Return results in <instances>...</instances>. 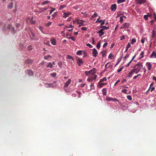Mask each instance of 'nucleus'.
<instances>
[{
	"label": "nucleus",
	"instance_id": "69168bd1",
	"mask_svg": "<svg viewBox=\"0 0 156 156\" xmlns=\"http://www.w3.org/2000/svg\"><path fill=\"white\" fill-rule=\"evenodd\" d=\"M97 75H94V77L93 78H92L93 79H94V80H95L97 78Z\"/></svg>",
	"mask_w": 156,
	"mask_h": 156
},
{
	"label": "nucleus",
	"instance_id": "0eeeda50",
	"mask_svg": "<svg viewBox=\"0 0 156 156\" xmlns=\"http://www.w3.org/2000/svg\"><path fill=\"white\" fill-rule=\"evenodd\" d=\"M129 25V23H125L121 27L120 29H122L126 28H128Z\"/></svg>",
	"mask_w": 156,
	"mask_h": 156
},
{
	"label": "nucleus",
	"instance_id": "2f4dec72",
	"mask_svg": "<svg viewBox=\"0 0 156 156\" xmlns=\"http://www.w3.org/2000/svg\"><path fill=\"white\" fill-rule=\"evenodd\" d=\"M48 87H54L53 84L52 83H46Z\"/></svg>",
	"mask_w": 156,
	"mask_h": 156
},
{
	"label": "nucleus",
	"instance_id": "774afa93",
	"mask_svg": "<svg viewBox=\"0 0 156 156\" xmlns=\"http://www.w3.org/2000/svg\"><path fill=\"white\" fill-rule=\"evenodd\" d=\"M16 26L17 28H18L20 26V24L19 23H17L16 24Z\"/></svg>",
	"mask_w": 156,
	"mask_h": 156
},
{
	"label": "nucleus",
	"instance_id": "de8ad7c7",
	"mask_svg": "<svg viewBox=\"0 0 156 156\" xmlns=\"http://www.w3.org/2000/svg\"><path fill=\"white\" fill-rule=\"evenodd\" d=\"M93 79L92 77H91L90 78L87 79V80L88 81L91 82L92 81Z\"/></svg>",
	"mask_w": 156,
	"mask_h": 156
},
{
	"label": "nucleus",
	"instance_id": "a18cd8bd",
	"mask_svg": "<svg viewBox=\"0 0 156 156\" xmlns=\"http://www.w3.org/2000/svg\"><path fill=\"white\" fill-rule=\"evenodd\" d=\"M90 88L91 89H94V83H92L90 85Z\"/></svg>",
	"mask_w": 156,
	"mask_h": 156
},
{
	"label": "nucleus",
	"instance_id": "e433bc0d",
	"mask_svg": "<svg viewBox=\"0 0 156 156\" xmlns=\"http://www.w3.org/2000/svg\"><path fill=\"white\" fill-rule=\"evenodd\" d=\"M82 51H77L76 54L77 55H80L81 54Z\"/></svg>",
	"mask_w": 156,
	"mask_h": 156
},
{
	"label": "nucleus",
	"instance_id": "49530a36",
	"mask_svg": "<svg viewBox=\"0 0 156 156\" xmlns=\"http://www.w3.org/2000/svg\"><path fill=\"white\" fill-rule=\"evenodd\" d=\"M51 57V56L50 55H48L47 56H45L44 57V59L45 60L47 59L48 58Z\"/></svg>",
	"mask_w": 156,
	"mask_h": 156
},
{
	"label": "nucleus",
	"instance_id": "4d7b16f0",
	"mask_svg": "<svg viewBox=\"0 0 156 156\" xmlns=\"http://www.w3.org/2000/svg\"><path fill=\"white\" fill-rule=\"evenodd\" d=\"M68 38L69 39H71L73 41H75V39L73 37H68Z\"/></svg>",
	"mask_w": 156,
	"mask_h": 156
},
{
	"label": "nucleus",
	"instance_id": "bf43d9fd",
	"mask_svg": "<svg viewBox=\"0 0 156 156\" xmlns=\"http://www.w3.org/2000/svg\"><path fill=\"white\" fill-rule=\"evenodd\" d=\"M87 45L90 48H92L93 47V46L90 44H87Z\"/></svg>",
	"mask_w": 156,
	"mask_h": 156
},
{
	"label": "nucleus",
	"instance_id": "f257e3e1",
	"mask_svg": "<svg viewBox=\"0 0 156 156\" xmlns=\"http://www.w3.org/2000/svg\"><path fill=\"white\" fill-rule=\"evenodd\" d=\"M143 68V65L141 63H138L135 65L133 69L136 73H138L140 70Z\"/></svg>",
	"mask_w": 156,
	"mask_h": 156
},
{
	"label": "nucleus",
	"instance_id": "3c124183",
	"mask_svg": "<svg viewBox=\"0 0 156 156\" xmlns=\"http://www.w3.org/2000/svg\"><path fill=\"white\" fill-rule=\"evenodd\" d=\"M113 57V55L111 54H110L109 56H108V58L110 59H112V57Z\"/></svg>",
	"mask_w": 156,
	"mask_h": 156
},
{
	"label": "nucleus",
	"instance_id": "ddd939ff",
	"mask_svg": "<svg viewBox=\"0 0 156 156\" xmlns=\"http://www.w3.org/2000/svg\"><path fill=\"white\" fill-rule=\"evenodd\" d=\"M150 57L151 58H156V51H153Z\"/></svg>",
	"mask_w": 156,
	"mask_h": 156
},
{
	"label": "nucleus",
	"instance_id": "5701e85b",
	"mask_svg": "<svg viewBox=\"0 0 156 156\" xmlns=\"http://www.w3.org/2000/svg\"><path fill=\"white\" fill-rule=\"evenodd\" d=\"M106 88H104L103 89L102 91V93L103 94V95H106L107 94V91H106Z\"/></svg>",
	"mask_w": 156,
	"mask_h": 156
},
{
	"label": "nucleus",
	"instance_id": "aec40b11",
	"mask_svg": "<svg viewBox=\"0 0 156 156\" xmlns=\"http://www.w3.org/2000/svg\"><path fill=\"white\" fill-rule=\"evenodd\" d=\"M27 72L28 75L29 76H32L33 75V72L31 70H28Z\"/></svg>",
	"mask_w": 156,
	"mask_h": 156
},
{
	"label": "nucleus",
	"instance_id": "680f3d73",
	"mask_svg": "<svg viewBox=\"0 0 156 156\" xmlns=\"http://www.w3.org/2000/svg\"><path fill=\"white\" fill-rule=\"evenodd\" d=\"M39 29L41 30V32L43 33V30H42V27L41 26H40L39 27Z\"/></svg>",
	"mask_w": 156,
	"mask_h": 156
},
{
	"label": "nucleus",
	"instance_id": "6ab92c4d",
	"mask_svg": "<svg viewBox=\"0 0 156 156\" xmlns=\"http://www.w3.org/2000/svg\"><path fill=\"white\" fill-rule=\"evenodd\" d=\"M33 62V60L31 59H28L27 60L25 61L26 63L30 64L31 63Z\"/></svg>",
	"mask_w": 156,
	"mask_h": 156
},
{
	"label": "nucleus",
	"instance_id": "7c9ffc66",
	"mask_svg": "<svg viewBox=\"0 0 156 156\" xmlns=\"http://www.w3.org/2000/svg\"><path fill=\"white\" fill-rule=\"evenodd\" d=\"M136 41V40L135 39L133 38L131 40V44H133Z\"/></svg>",
	"mask_w": 156,
	"mask_h": 156
},
{
	"label": "nucleus",
	"instance_id": "338daca9",
	"mask_svg": "<svg viewBox=\"0 0 156 156\" xmlns=\"http://www.w3.org/2000/svg\"><path fill=\"white\" fill-rule=\"evenodd\" d=\"M95 43V42L94 40V38H92V44H94Z\"/></svg>",
	"mask_w": 156,
	"mask_h": 156
},
{
	"label": "nucleus",
	"instance_id": "f03ea898",
	"mask_svg": "<svg viewBox=\"0 0 156 156\" xmlns=\"http://www.w3.org/2000/svg\"><path fill=\"white\" fill-rule=\"evenodd\" d=\"M34 17L32 16H28L26 19V23L28 24H35V21L33 20Z\"/></svg>",
	"mask_w": 156,
	"mask_h": 156
},
{
	"label": "nucleus",
	"instance_id": "4c0bfd02",
	"mask_svg": "<svg viewBox=\"0 0 156 156\" xmlns=\"http://www.w3.org/2000/svg\"><path fill=\"white\" fill-rule=\"evenodd\" d=\"M100 45H101V43H100V42H98V43L97 45V48L98 49H99L100 47Z\"/></svg>",
	"mask_w": 156,
	"mask_h": 156
},
{
	"label": "nucleus",
	"instance_id": "4be33fe9",
	"mask_svg": "<svg viewBox=\"0 0 156 156\" xmlns=\"http://www.w3.org/2000/svg\"><path fill=\"white\" fill-rule=\"evenodd\" d=\"M51 43L53 45H55L56 44V40L55 39H53L51 41Z\"/></svg>",
	"mask_w": 156,
	"mask_h": 156
},
{
	"label": "nucleus",
	"instance_id": "2eb2a0df",
	"mask_svg": "<svg viewBox=\"0 0 156 156\" xmlns=\"http://www.w3.org/2000/svg\"><path fill=\"white\" fill-rule=\"evenodd\" d=\"M135 73V71H134L133 69L131 71H130L129 73L127 75V77H131L132 76V75L133 74V73Z\"/></svg>",
	"mask_w": 156,
	"mask_h": 156
},
{
	"label": "nucleus",
	"instance_id": "7ed1b4c3",
	"mask_svg": "<svg viewBox=\"0 0 156 156\" xmlns=\"http://www.w3.org/2000/svg\"><path fill=\"white\" fill-rule=\"evenodd\" d=\"M95 68H94L89 71H86L85 74L87 76H89V75H94L95 73Z\"/></svg>",
	"mask_w": 156,
	"mask_h": 156
},
{
	"label": "nucleus",
	"instance_id": "423d86ee",
	"mask_svg": "<svg viewBox=\"0 0 156 156\" xmlns=\"http://www.w3.org/2000/svg\"><path fill=\"white\" fill-rule=\"evenodd\" d=\"M84 22H85L82 20H80L79 19H77L76 20L77 23L78 24H79V27H81V26L84 25V24L83 23Z\"/></svg>",
	"mask_w": 156,
	"mask_h": 156
},
{
	"label": "nucleus",
	"instance_id": "1a4fd4ad",
	"mask_svg": "<svg viewBox=\"0 0 156 156\" xmlns=\"http://www.w3.org/2000/svg\"><path fill=\"white\" fill-rule=\"evenodd\" d=\"M71 81V79H69L65 83L64 87L65 88L68 87Z\"/></svg>",
	"mask_w": 156,
	"mask_h": 156
},
{
	"label": "nucleus",
	"instance_id": "58836bf2",
	"mask_svg": "<svg viewBox=\"0 0 156 156\" xmlns=\"http://www.w3.org/2000/svg\"><path fill=\"white\" fill-rule=\"evenodd\" d=\"M106 78L105 77H104L103 78L101 79L100 82H102L104 81H106Z\"/></svg>",
	"mask_w": 156,
	"mask_h": 156
},
{
	"label": "nucleus",
	"instance_id": "ea45409f",
	"mask_svg": "<svg viewBox=\"0 0 156 156\" xmlns=\"http://www.w3.org/2000/svg\"><path fill=\"white\" fill-rule=\"evenodd\" d=\"M27 48H28V50L30 51H31L32 49V47L30 45Z\"/></svg>",
	"mask_w": 156,
	"mask_h": 156
},
{
	"label": "nucleus",
	"instance_id": "473e14b6",
	"mask_svg": "<svg viewBox=\"0 0 156 156\" xmlns=\"http://www.w3.org/2000/svg\"><path fill=\"white\" fill-rule=\"evenodd\" d=\"M48 7L42 8L41 9H42V11H40V12H43L44 11L48 9Z\"/></svg>",
	"mask_w": 156,
	"mask_h": 156
},
{
	"label": "nucleus",
	"instance_id": "8fccbe9b",
	"mask_svg": "<svg viewBox=\"0 0 156 156\" xmlns=\"http://www.w3.org/2000/svg\"><path fill=\"white\" fill-rule=\"evenodd\" d=\"M55 10V8H53L52 9L50 10V14H51V13L54 12Z\"/></svg>",
	"mask_w": 156,
	"mask_h": 156
},
{
	"label": "nucleus",
	"instance_id": "0e129e2a",
	"mask_svg": "<svg viewBox=\"0 0 156 156\" xmlns=\"http://www.w3.org/2000/svg\"><path fill=\"white\" fill-rule=\"evenodd\" d=\"M107 44H108L106 42L105 43L103 46V48H105L107 45Z\"/></svg>",
	"mask_w": 156,
	"mask_h": 156
},
{
	"label": "nucleus",
	"instance_id": "09e8293b",
	"mask_svg": "<svg viewBox=\"0 0 156 156\" xmlns=\"http://www.w3.org/2000/svg\"><path fill=\"white\" fill-rule=\"evenodd\" d=\"M144 52L142 51L140 54V55L141 56V58H142L144 57Z\"/></svg>",
	"mask_w": 156,
	"mask_h": 156
},
{
	"label": "nucleus",
	"instance_id": "412c9836",
	"mask_svg": "<svg viewBox=\"0 0 156 156\" xmlns=\"http://www.w3.org/2000/svg\"><path fill=\"white\" fill-rule=\"evenodd\" d=\"M156 36V31L155 30H153L152 32V38H154Z\"/></svg>",
	"mask_w": 156,
	"mask_h": 156
},
{
	"label": "nucleus",
	"instance_id": "6e6552de",
	"mask_svg": "<svg viewBox=\"0 0 156 156\" xmlns=\"http://www.w3.org/2000/svg\"><path fill=\"white\" fill-rule=\"evenodd\" d=\"M77 63L79 66H80L83 63V62L82 60L81 59L79 58H77L76 59Z\"/></svg>",
	"mask_w": 156,
	"mask_h": 156
},
{
	"label": "nucleus",
	"instance_id": "c9c22d12",
	"mask_svg": "<svg viewBox=\"0 0 156 156\" xmlns=\"http://www.w3.org/2000/svg\"><path fill=\"white\" fill-rule=\"evenodd\" d=\"M127 99L131 101L132 100V98L131 96L128 95L127 97Z\"/></svg>",
	"mask_w": 156,
	"mask_h": 156
},
{
	"label": "nucleus",
	"instance_id": "bb28decb",
	"mask_svg": "<svg viewBox=\"0 0 156 156\" xmlns=\"http://www.w3.org/2000/svg\"><path fill=\"white\" fill-rule=\"evenodd\" d=\"M126 1V0H118L117 3L118 4H120Z\"/></svg>",
	"mask_w": 156,
	"mask_h": 156
},
{
	"label": "nucleus",
	"instance_id": "603ef678",
	"mask_svg": "<svg viewBox=\"0 0 156 156\" xmlns=\"http://www.w3.org/2000/svg\"><path fill=\"white\" fill-rule=\"evenodd\" d=\"M131 47V45L130 43H128L127 46L126 47L127 49H128L129 48Z\"/></svg>",
	"mask_w": 156,
	"mask_h": 156
},
{
	"label": "nucleus",
	"instance_id": "e2e57ef3",
	"mask_svg": "<svg viewBox=\"0 0 156 156\" xmlns=\"http://www.w3.org/2000/svg\"><path fill=\"white\" fill-rule=\"evenodd\" d=\"M154 87H152L150 89H149V90L151 91V92L153 90H154Z\"/></svg>",
	"mask_w": 156,
	"mask_h": 156
},
{
	"label": "nucleus",
	"instance_id": "4468645a",
	"mask_svg": "<svg viewBox=\"0 0 156 156\" xmlns=\"http://www.w3.org/2000/svg\"><path fill=\"white\" fill-rule=\"evenodd\" d=\"M111 9L112 11H115L116 10V5L115 4L112 5L111 7Z\"/></svg>",
	"mask_w": 156,
	"mask_h": 156
},
{
	"label": "nucleus",
	"instance_id": "f8f14e48",
	"mask_svg": "<svg viewBox=\"0 0 156 156\" xmlns=\"http://www.w3.org/2000/svg\"><path fill=\"white\" fill-rule=\"evenodd\" d=\"M71 13L70 12H64V15L63 16V17L64 18H66L67 17H68L69 15L71 14Z\"/></svg>",
	"mask_w": 156,
	"mask_h": 156
},
{
	"label": "nucleus",
	"instance_id": "72a5a7b5",
	"mask_svg": "<svg viewBox=\"0 0 156 156\" xmlns=\"http://www.w3.org/2000/svg\"><path fill=\"white\" fill-rule=\"evenodd\" d=\"M66 7V5H61L59 9L62 10V9H63V8L65 7Z\"/></svg>",
	"mask_w": 156,
	"mask_h": 156
},
{
	"label": "nucleus",
	"instance_id": "c03bdc74",
	"mask_svg": "<svg viewBox=\"0 0 156 156\" xmlns=\"http://www.w3.org/2000/svg\"><path fill=\"white\" fill-rule=\"evenodd\" d=\"M123 17H120V22L121 23H122V22H123Z\"/></svg>",
	"mask_w": 156,
	"mask_h": 156
},
{
	"label": "nucleus",
	"instance_id": "13d9d810",
	"mask_svg": "<svg viewBox=\"0 0 156 156\" xmlns=\"http://www.w3.org/2000/svg\"><path fill=\"white\" fill-rule=\"evenodd\" d=\"M81 29L82 30L85 31L87 30V28L85 27H82L81 28Z\"/></svg>",
	"mask_w": 156,
	"mask_h": 156
},
{
	"label": "nucleus",
	"instance_id": "9b49d317",
	"mask_svg": "<svg viewBox=\"0 0 156 156\" xmlns=\"http://www.w3.org/2000/svg\"><path fill=\"white\" fill-rule=\"evenodd\" d=\"M147 69L148 70H150L152 68V66L151 63L149 62H147L146 64Z\"/></svg>",
	"mask_w": 156,
	"mask_h": 156
},
{
	"label": "nucleus",
	"instance_id": "5fc2aeb1",
	"mask_svg": "<svg viewBox=\"0 0 156 156\" xmlns=\"http://www.w3.org/2000/svg\"><path fill=\"white\" fill-rule=\"evenodd\" d=\"M51 24V22H49L48 23L46 24V25L47 26L50 25Z\"/></svg>",
	"mask_w": 156,
	"mask_h": 156
},
{
	"label": "nucleus",
	"instance_id": "f704fd0d",
	"mask_svg": "<svg viewBox=\"0 0 156 156\" xmlns=\"http://www.w3.org/2000/svg\"><path fill=\"white\" fill-rule=\"evenodd\" d=\"M97 16L98 14L97 13H95L92 16V17L93 18H94L96 17Z\"/></svg>",
	"mask_w": 156,
	"mask_h": 156
},
{
	"label": "nucleus",
	"instance_id": "052dcab7",
	"mask_svg": "<svg viewBox=\"0 0 156 156\" xmlns=\"http://www.w3.org/2000/svg\"><path fill=\"white\" fill-rule=\"evenodd\" d=\"M72 27H74L71 24H70V25L69 27H65V28H72Z\"/></svg>",
	"mask_w": 156,
	"mask_h": 156
},
{
	"label": "nucleus",
	"instance_id": "864d4df0",
	"mask_svg": "<svg viewBox=\"0 0 156 156\" xmlns=\"http://www.w3.org/2000/svg\"><path fill=\"white\" fill-rule=\"evenodd\" d=\"M123 69V67H121L119 69L117 70V72L119 73Z\"/></svg>",
	"mask_w": 156,
	"mask_h": 156
},
{
	"label": "nucleus",
	"instance_id": "c756f323",
	"mask_svg": "<svg viewBox=\"0 0 156 156\" xmlns=\"http://www.w3.org/2000/svg\"><path fill=\"white\" fill-rule=\"evenodd\" d=\"M49 1H45L43 2L42 3V5H44L46 4H48L49 2Z\"/></svg>",
	"mask_w": 156,
	"mask_h": 156
},
{
	"label": "nucleus",
	"instance_id": "20e7f679",
	"mask_svg": "<svg viewBox=\"0 0 156 156\" xmlns=\"http://www.w3.org/2000/svg\"><path fill=\"white\" fill-rule=\"evenodd\" d=\"M106 100L108 101H112L114 102H119V101L116 98H112L108 97H106Z\"/></svg>",
	"mask_w": 156,
	"mask_h": 156
},
{
	"label": "nucleus",
	"instance_id": "393cba45",
	"mask_svg": "<svg viewBox=\"0 0 156 156\" xmlns=\"http://www.w3.org/2000/svg\"><path fill=\"white\" fill-rule=\"evenodd\" d=\"M13 6V3L12 2H11L8 5V8L9 9H12Z\"/></svg>",
	"mask_w": 156,
	"mask_h": 156
},
{
	"label": "nucleus",
	"instance_id": "f3484780",
	"mask_svg": "<svg viewBox=\"0 0 156 156\" xmlns=\"http://www.w3.org/2000/svg\"><path fill=\"white\" fill-rule=\"evenodd\" d=\"M100 18V17H99L97 20L96 21V22H98L99 23H101V22L102 21V23H101V25H103L105 23V20H99V19Z\"/></svg>",
	"mask_w": 156,
	"mask_h": 156
},
{
	"label": "nucleus",
	"instance_id": "a19ab883",
	"mask_svg": "<svg viewBox=\"0 0 156 156\" xmlns=\"http://www.w3.org/2000/svg\"><path fill=\"white\" fill-rule=\"evenodd\" d=\"M50 75L52 77H54L56 76V73H51Z\"/></svg>",
	"mask_w": 156,
	"mask_h": 156
},
{
	"label": "nucleus",
	"instance_id": "37998d69",
	"mask_svg": "<svg viewBox=\"0 0 156 156\" xmlns=\"http://www.w3.org/2000/svg\"><path fill=\"white\" fill-rule=\"evenodd\" d=\"M129 56L128 54H127L123 58L124 60H125Z\"/></svg>",
	"mask_w": 156,
	"mask_h": 156
},
{
	"label": "nucleus",
	"instance_id": "c85d7f7f",
	"mask_svg": "<svg viewBox=\"0 0 156 156\" xmlns=\"http://www.w3.org/2000/svg\"><path fill=\"white\" fill-rule=\"evenodd\" d=\"M67 58L68 59H71L73 61H74V59L70 55H68L67 56Z\"/></svg>",
	"mask_w": 156,
	"mask_h": 156
},
{
	"label": "nucleus",
	"instance_id": "6e6d98bb",
	"mask_svg": "<svg viewBox=\"0 0 156 156\" xmlns=\"http://www.w3.org/2000/svg\"><path fill=\"white\" fill-rule=\"evenodd\" d=\"M147 17L148 16L147 15H145L144 16V18L146 20H147Z\"/></svg>",
	"mask_w": 156,
	"mask_h": 156
},
{
	"label": "nucleus",
	"instance_id": "a211bd4d",
	"mask_svg": "<svg viewBox=\"0 0 156 156\" xmlns=\"http://www.w3.org/2000/svg\"><path fill=\"white\" fill-rule=\"evenodd\" d=\"M104 29H102L98 32V33L100 34L99 36L101 37L104 34V32H103Z\"/></svg>",
	"mask_w": 156,
	"mask_h": 156
},
{
	"label": "nucleus",
	"instance_id": "79ce46f5",
	"mask_svg": "<svg viewBox=\"0 0 156 156\" xmlns=\"http://www.w3.org/2000/svg\"><path fill=\"white\" fill-rule=\"evenodd\" d=\"M127 90L126 89H123L122 90V92L123 93H124L126 94H128V93H127Z\"/></svg>",
	"mask_w": 156,
	"mask_h": 156
},
{
	"label": "nucleus",
	"instance_id": "b1692460",
	"mask_svg": "<svg viewBox=\"0 0 156 156\" xmlns=\"http://www.w3.org/2000/svg\"><path fill=\"white\" fill-rule=\"evenodd\" d=\"M145 2V0H139L137 2L139 4L144 3Z\"/></svg>",
	"mask_w": 156,
	"mask_h": 156
},
{
	"label": "nucleus",
	"instance_id": "9d476101",
	"mask_svg": "<svg viewBox=\"0 0 156 156\" xmlns=\"http://www.w3.org/2000/svg\"><path fill=\"white\" fill-rule=\"evenodd\" d=\"M98 54V51L95 48L92 49V55L94 57H96Z\"/></svg>",
	"mask_w": 156,
	"mask_h": 156
},
{
	"label": "nucleus",
	"instance_id": "a878e982",
	"mask_svg": "<svg viewBox=\"0 0 156 156\" xmlns=\"http://www.w3.org/2000/svg\"><path fill=\"white\" fill-rule=\"evenodd\" d=\"M53 67V64L51 62L49 63L48 65L47 66V67H49L50 68H52Z\"/></svg>",
	"mask_w": 156,
	"mask_h": 156
},
{
	"label": "nucleus",
	"instance_id": "dca6fc26",
	"mask_svg": "<svg viewBox=\"0 0 156 156\" xmlns=\"http://www.w3.org/2000/svg\"><path fill=\"white\" fill-rule=\"evenodd\" d=\"M106 84V83H102V82H99L98 83V87L101 88L103 86L105 85Z\"/></svg>",
	"mask_w": 156,
	"mask_h": 156
},
{
	"label": "nucleus",
	"instance_id": "cd10ccee",
	"mask_svg": "<svg viewBox=\"0 0 156 156\" xmlns=\"http://www.w3.org/2000/svg\"><path fill=\"white\" fill-rule=\"evenodd\" d=\"M101 53L102 54V57H103L106 56V51H102Z\"/></svg>",
	"mask_w": 156,
	"mask_h": 156
},
{
	"label": "nucleus",
	"instance_id": "39448f33",
	"mask_svg": "<svg viewBox=\"0 0 156 156\" xmlns=\"http://www.w3.org/2000/svg\"><path fill=\"white\" fill-rule=\"evenodd\" d=\"M31 39L34 40H38V38L36 37L35 34L32 32H31L30 35Z\"/></svg>",
	"mask_w": 156,
	"mask_h": 156
}]
</instances>
